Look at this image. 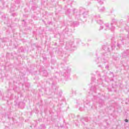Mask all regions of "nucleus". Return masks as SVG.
Segmentation results:
<instances>
[{
  "instance_id": "nucleus-1",
  "label": "nucleus",
  "mask_w": 129,
  "mask_h": 129,
  "mask_svg": "<svg viewBox=\"0 0 129 129\" xmlns=\"http://www.w3.org/2000/svg\"><path fill=\"white\" fill-rule=\"evenodd\" d=\"M125 122H128V120L127 119H125Z\"/></svg>"
}]
</instances>
